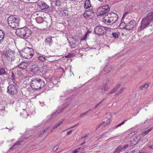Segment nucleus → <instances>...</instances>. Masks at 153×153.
<instances>
[{
  "mask_svg": "<svg viewBox=\"0 0 153 153\" xmlns=\"http://www.w3.org/2000/svg\"><path fill=\"white\" fill-rule=\"evenodd\" d=\"M54 2L55 4V6L58 7H59L62 4L60 0H55Z\"/></svg>",
  "mask_w": 153,
  "mask_h": 153,
  "instance_id": "nucleus-22",
  "label": "nucleus"
},
{
  "mask_svg": "<svg viewBox=\"0 0 153 153\" xmlns=\"http://www.w3.org/2000/svg\"><path fill=\"white\" fill-rule=\"evenodd\" d=\"M91 6L90 0H86L85 1L84 7L85 8L88 9Z\"/></svg>",
  "mask_w": 153,
  "mask_h": 153,
  "instance_id": "nucleus-19",
  "label": "nucleus"
},
{
  "mask_svg": "<svg viewBox=\"0 0 153 153\" xmlns=\"http://www.w3.org/2000/svg\"><path fill=\"white\" fill-rule=\"evenodd\" d=\"M59 146L58 145L56 146L55 147H54V148L53 149V150L54 151H56L59 148Z\"/></svg>",
  "mask_w": 153,
  "mask_h": 153,
  "instance_id": "nucleus-39",
  "label": "nucleus"
},
{
  "mask_svg": "<svg viewBox=\"0 0 153 153\" xmlns=\"http://www.w3.org/2000/svg\"><path fill=\"white\" fill-rule=\"evenodd\" d=\"M135 152V150H133L131 151V153H134V152Z\"/></svg>",
  "mask_w": 153,
  "mask_h": 153,
  "instance_id": "nucleus-57",
  "label": "nucleus"
},
{
  "mask_svg": "<svg viewBox=\"0 0 153 153\" xmlns=\"http://www.w3.org/2000/svg\"><path fill=\"white\" fill-rule=\"evenodd\" d=\"M110 88V86L108 84V81H107L105 84H104L100 86L99 89L100 90L103 89L105 91H106L108 90Z\"/></svg>",
  "mask_w": 153,
  "mask_h": 153,
  "instance_id": "nucleus-13",
  "label": "nucleus"
},
{
  "mask_svg": "<svg viewBox=\"0 0 153 153\" xmlns=\"http://www.w3.org/2000/svg\"><path fill=\"white\" fill-rule=\"evenodd\" d=\"M20 54L25 58L29 59L33 56L34 51L32 49L26 47L20 52Z\"/></svg>",
  "mask_w": 153,
  "mask_h": 153,
  "instance_id": "nucleus-6",
  "label": "nucleus"
},
{
  "mask_svg": "<svg viewBox=\"0 0 153 153\" xmlns=\"http://www.w3.org/2000/svg\"><path fill=\"white\" fill-rule=\"evenodd\" d=\"M118 15L114 13H109L102 19V21L106 24L111 25L117 21Z\"/></svg>",
  "mask_w": 153,
  "mask_h": 153,
  "instance_id": "nucleus-2",
  "label": "nucleus"
},
{
  "mask_svg": "<svg viewBox=\"0 0 153 153\" xmlns=\"http://www.w3.org/2000/svg\"><path fill=\"white\" fill-rule=\"evenodd\" d=\"M134 141V139H133V140H131V146H133L134 145H135L137 143L136 142H135V143H132V142H133V141Z\"/></svg>",
  "mask_w": 153,
  "mask_h": 153,
  "instance_id": "nucleus-38",
  "label": "nucleus"
},
{
  "mask_svg": "<svg viewBox=\"0 0 153 153\" xmlns=\"http://www.w3.org/2000/svg\"><path fill=\"white\" fill-rule=\"evenodd\" d=\"M109 11V7L108 5L99 7L97 9V14L99 16L104 15Z\"/></svg>",
  "mask_w": 153,
  "mask_h": 153,
  "instance_id": "nucleus-7",
  "label": "nucleus"
},
{
  "mask_svg": "<svg viewBox=\"0 0 153 153\" xmlns=\"http://www.w3.org/2000/svg\"><path fill=\"white\" fill-rule=\"evenodd\" d=\"M7 22L9 26L13 28H18L20 22L18 18L12 15L8 18Z\"/></svg>",
  "mask_w": 153,
  "mask_h": 153,
  "instance_id": "nucleus-4",
  "label": "nucleus"
},
{
  "mask_svg": "<svg viewBox=\"0 0 153 153\" xmlns=\"http://www.w3.org/2000/svg\"><path fill=\"white\" fill-rule=\"evenodd\" d=\"M128 13V12H126L125 13V14L123 15L122 17V19H123L125 18L126 15H127Z\"/></svg>",
  "mask_w": 153,
  "mask_h": 153,
  "instance_id": "nucleus-44",
  "label": "nucleus"
},
{
  "mask_svg": "<svg viewBox=\"0 0 153 153\" xmlns=\"http://www.w3.org/2000/svg\"><path fill=\"white\" fill-rule=\"evenodd\" d=\"M16 33L18 36L22 38H27L31 36L32 32L27 28L24 27L17 29L16 30Z\"/></svg>",
  "mask_w": 153,
  "mask_h": 153,
  "instance_id": "nucleus-3",
  "label": "nucleus"
},
{
  "mask_svg": "<svg viewBox=\"0 0 153 153\" xmlns=\"http://www.w3.org/2000/svg\"><path fill=\"white\" fill-rule=\"evenodd\" d=\"M72 131V130H71V131H68L67 132V135H68L70 134L71 133Z\"/></svg>",
  "mask_w": 153,
  "mask_h": 153,
  "instance_id": "nucleus-50",
  "label": "nucleus"
},
{
  "mask_svg": "<svg viewBox=\"0 0 153 153\" xmlns=\"http://www.w3.org/2000/svg\"><path fill=\"white\" fill-rule=\"evenodd\" d=\"M100 1V2H102V1L103 0H98Z\"/></svg>",
  "mask_w": 153,
  "mask_h": 153,
  "instance_id": "nucleus-60",
  "label": "nucleus"
},
{
  "mask_svg": "<svg viewBox=\"0 0 153 153\" xmlns=\"http://www.w3.org/2000/svg\"><path fill=\"white\" fill-rule=\"evenodd\" d=\"M153 23V12H150L143 18L141 20V24L137 29V31L140 32L147 27Z\"/></svg>",
  "mask_w": 153,
  "mask_h": 153,
  "instance_id": "nucleus-1",
  "label": "nucleus"
},
{
  "mask_svg": "<svg viewBox=\"0 0 153 153\" xmlns=\"http://www.w3.org/2000/svg\"><path fill=\"white\" fill-rule=\"evenodd\" d=\"M111 66L110 65H106L102 71V73L103 74H105L110 71L111 70Z\"/></svg>",
  "mask_w": 153,
  "mask_h": 153,
  "instance_id": "nucleus-14",
  "label": "nucleus"
},
{
  "mask_svg": "<svg viewBox=\"0 0 153 153\" xmlns=\"http://www.w3.org/2000/svg\"><path fill=\"white\" fill-rule=\"evenodd\" d=\"M52 42L53 41L51 37H47L45 40V43L47 45H49L50 46L52 44Z\"/></svg>",
  "mask_w": 153,
  "mask_h": 153,
  "instance_id": "nucleus-18",
  "label": "nucleus"
},
{
  "mask_svg": "<svg viewBox=\"0 0 153 153\" xmlns=\"http://www.w3.org/2000/svg\"><path fill=\"white\" fill-rule=\"evenodd\" d=\"M149 87V85L147 84H145L144 85L140 86L139 87L140 90H144L146 88H148Z\"/></svg>",
  "mask_w": 153,
  "mask_h": 153,
  "instance_id": "nucleus-27",
  "label": "nucleus"
},
{
  "mask_svg": "<svg viewBox=\"0 0 153 153\" xmlns=\"http://www.w3.org/2000/svg\"><path fill=\"white\" fill-rule=\"evenodd\" d=\"M27 66V64L25 62H22L18 65V67L21 69H25Z\"/></svg>",
  "mask_w": 153,
  "mask_h": 153,
  "instance_id": "nucleus-17",
  "label": "nucleus"
},
{
  "mask_svg": "<svg viewBox=\"0 0 153 153\" xmlns=\"http://www.w3.org/2000/svg\"><path fill=\"white\" fill-rule=\"evenodd\" d=\"M68 104H69V103H68V104H67V105H68Z\"/></svg>",
  "mask_w": 153,
  "mask_h": 153,
  "instance_id": "nucleus-63",
  "label": "nucleus"
},
{
  "mask_svg": "<svg viewBox=\"0 0 153 153\" xmlns=\"http://www.w3.org/2000/svg\"><path fill=\"white\" fill-rule=\"evenodd\" d=\"M139 153H147L146 152H139Z\"/></svg>",
  "mask_w": 153,
  "mask_h": 153,
  "instance_id": "nucleus-59",
  "label": "nucleus"
},
{
  "mask_svg": "<svg viewBox=\"0 0 153 153\" xmlns=\"http://www.w3.org/2000/svg\"><path fill=\"white\" fill-rule=\"evenodd\" d=\"M22 142V141H18L16 142L13 146L10 148V149H14L13 147L16 146H18L20 144V143Z\"/></svg>",
  "mask_w": 153,
  "mask_h": 153,
  "instance_id": "nucleus-26",
  "label": "nucleus"
},
{
  "mask_svg": "<svg viewBox=\"0 0 153 153\" xmlns=\"http://www.w3.org/2000/svg\"><path fill=\"white\" fill-rule=\"evenodd\" d=\"M17 72H18V73L17 74L19 75L20 76L21 75V72L20 71H18Z\"/></svg>",
  "mask_w": 153,
  "mask_h": 153,
  "instance_id": "nucleus-52",
  "label": "nucleus"
},
{
  "mask_svg": "<svg viewBox=\"0 0 153 153\" xmlns=\"http://www.w3.org/2000/svg\"><path fill=\"white\" fill-rule=\"evenodd\" d=\"M12 81L13 82L14 84V85H16L17 82H16L15 80V79H12Z\"/></svg>",
  "mask_w": 153,
  "mask_h": 153,
  "instance_id": "nucleus-42",
  "label": "nucleus"
},
{
  "mask_svg": "<svg viewBox=\"0 0 153 153\" xmlns=\"http://www.w3.org/2000/svg\"><path fill=\"white\" fill-rule=\"evenodd\" d=\"M125 89V88H121L120 89L119 92L118 93H116V95L117 96H118L120 94H121L122 92H123Z\"/></svg>",
  "mask_w": 153,
  "mask_h": 153,
  "instance_id": "nucleus-28",
  "label": "nucleus"
},
{
  "mask_svg": "<svg viewBox=\"0 0 153 153\" xmlns=\"http://www.w3.org/2000/svg\"><path fill=\"white\" fill-rule=\"evenodd\" d=\"M38 58L40 61L42 62H44L46 59L45 58L42 56H39Z\"/></svg>",
  "mask_w": 153,
  "mask_h": 153,
  "instance_id": "nucleus-30",
  "label": "nucleus"
},
{
  "mask_svg": "<svg viewBox=\"0 0 153 153\" xmlns=\"http://www.w3.org/2000/svg\"><path fill=\"white\" fill-rule=\"evenodd\" d=\"M85 141H84V142H83V143H82L80 145H83V144H84L85 143Z\"/></svg>",
  "mask_w": 153,
  "mask_h": 153,
  "instance_id": "nucleus-58",
  "label": "nucleus"
},
{
  "mask_svg": "<svg viewBox=\"0 0 153 153\" xmlns=\"http://www.w3.org/2000/svg\"><path fill=\"white\" fill-rule=\"evenodd\" d=\"M70 45L71 48H75L76 47V44L73 42H71L70 43Z\"/></svg>",
  "mask_w": 153,
  "mask_h": 153,
  "instance_id": "nucleus-33",
  "label": "nucleus"
},
{
  "mask_svg": "<svg viewBox=\"0 0 153 153\" xmlns=\"http://www.w3.org/2000/svg\"><path fill=\"white\" fill-rule=\"evenodd\" d=\"M58 81L57 79H52L51 82H50V84L56 85L58 83Z\"/></svg>",
  "mask_w": 153,
  "mask_h": 153,
  "instance_id": "nucleus-25",
  "label": "nucleus"
},
{
  "mask_svg": "<svg viewBox=\"0 0 153 153\" xmlns=\"http://www.w3.org/2000/svg\"><path fill=\"white\" fill-rule=\"evenodd\" d=\"M111 35L115 39L118 38L119 36V34L117 32L112 33Z\"/></svg>",
  "mask_w": 153,
  "mask_h": 153,
  "instance_id": "nucleus-29",
  "label": "nucleus"
},
{
  "mask_svg": "<svg viewBox=\"0 0 153 153\" xmlns=\"http://www.w3.org/2000/svg\"><path fill=\"white\" fill-rule=\"evenodd\" d=\"M87 35L85 34L83 38H82V39H85V38L87 37Z\"/></svg>",
  "mask_w": 153,
  "mask_h": 153,
  "instance_id": "nucleus-51",
  "label": "nucleus"
},
{
  "mask_svg": "<svg viewBox=\"0 0 153 153\" xmlns=\"http://www.w3.org/2000/svg\"><path fill=\"white\" fill-rule=\"evenodd\" d=\"M59 126L58 123H56L53 127V129H54L56 128L57 127H58Z\"/></svg>",
  "mask_w": 153,
  "mask_h": 153,
  "instance_id": "nucleus-40",
  "label": "nucleus"
},
{
  "mask_svg": "<svg viewBox=\"0 0 153 153\" xmlns=\"http://www.w3.org/2000/svg\"><path fill=\"white\" fill-rule=\"evenodd\" d=\"M18 88L16 85L11 84L7 87V92L10 95H13L17 92Z\"/></svg>",
  "mask_w": 153,
  "mask_h": 153,
  "instance_id": "nucleus-8",
  "label": "nucleus"
},
{
  "mask_svg": "<svg viewBox=\"0 0 153 153\" xmlns=\"http://www.w3.org/2000/svg\"><path fill=\"white\" fill-rule=\"evenodd\" d=\"M124 24L125 25V27H123V28H125L128 30L132 29L136 25L135 22L134 20H131L127 24H126L124 22H123L121 23L120 26L123 25Z\"/></svg>",
  "mask_w": 153,
  "mask_h": 153,
  "instance_id": "nucleus-10",
  "label": "nucleus"
},
{
  "mask_svg": "<svg viewBox=\"0 0 153 153\" xmlns=\"http://www.w3.org/2000/svg\"><path fill=\"white\" fill-rule=\"evenodd\" d=\"M7 74L4 68L0 66V75H6Z\"/></svg>",
  "mask_w": 153,
  "mask_h": 153,
  "instance_id": "nucleus-20",
  "label": "nucleus"
},
{
  "mask_svg": "<svg viewBox=\"0 0 153 153\" xmlns=\"http://www.w3.org/2000/svg\"><path fill=\"white\" fill-rule=\"evenodd\" d=\"M86 33H87L88 34H89L90 33V31L89 30H88L87 31Z\"/></svg>",
  "mask_w": 153,
  "mask_h": 153,
  "instance_id": "nucleus-56",
  "label": "nucleus"
},
{
  "mask_svg": "<svg viewBox=\"0 0 153 153\" xmlns=\"http://www.w3.org/2000/svg\"><path fill=\"white\" fill-rule=\"evenodd\" d=\"M105 31V28L102 26H97L96 27L94 30V33L98 35H102Z\"/></svg>",
  "mask_w": 153,
  "mask_h": 153,
  "instance_id": "nucleus-11",
  "label": "nucleus"
},
{
  "mask_svg": "<svg viewBox=\"0 0 153 153\" xmlns=\"http://www.w3.org/2000/svg\"><path fill=\"white\" fill-rule=\"evenodd\" d=\"M85 34H86L87 35H89L86 32V33H85Z\"/></svg>",
  "mask_w": 153,
  "mask_h": 153,
  "instance_id": "nucleus-62",
  "label": "nucleus"
},
{
  "mask_svg": "<svg viewBox=\"0 0 153 153\" xmlns=\"http://www.w3.org/2000/svg\"><path fill=\"white\" fill-rule=\"evenodd\" d=\"M101 126V124H99L97 126V127L96 128V129L97 130L98 128H99Z\"/></svg>",
  "mask_w": 153,
  "mask_h": 153,
  "instance_id": "nucleus-49",
  "label": "nucleus"
},
{
  "mask_svg": "<svg viewBox=\"0 0 153 153\" xmlns=\"http://www.w3.org/2000/svg\"><path fill=\"white\" fill-rule=\"evenodd\" d=\"M87 12H88V13H89V16L91 15L92 14L94 13L93 12V10H88L86 11Z\"/></svg>",
  "mask_w": 153,
  "mask_h": 153,
  "instance_id": "nucleus-34",
  "label": "nucleus"
},
{
  "mask_svg": "<svg viewBox=\"0 0 153 153\" xmlns=\"http://www.w3.org/2000/svg\"><path fill=\"white\" fill-rule=\"evenodd\" d=\"M3 54L5 55L8 60L12 61L14 60V53L10 49L6 50V51H4Z\"/></svg>",
  "mask_w": 153,
  "mask_h": 153,
  "instance_id": "nucleus-9",
  "label": "nucleus"
},
{
  "mask_svg": "<svg viewBox=\"0 0 153 153\" xmlns=\"http://www.w3.org/2000/svg\"><path fill=\"white\" fill-rule=\"evenodd\" d=\"M127 120H125L123 121L121 123L117 124L114 127H113L112 128L113 129H115L116 128H117L118 127L120 126H121L123 124L125 123Z\"/></svg>",
  "mask_w": 153,
  "mask_h": 153,
  "instance_id": "nucleus-24",
  "label": "nucleus"
},
{
  "mask_svg": "<svg viewBox=\"0 0 153 153\" xmlns=\"http://www.w3.org/2000/svg\"><path fill=\"white\" fill-rule=\"evenodd\" d=\"M88 134H87L86 135H85V136H84L81 137V139H85V140H86L87 139V138H86V137H87L88 136Z\"/></svg>",
  "mask_w": 153,
  "mask_h": 153,
  "instance_id": "nucleus-43",
  "label": "nucleus"
},
{
  "mask_svg": "<svg viewBox=\"0 0 153 153\" xmlns=\"http://www.w3.org/2000/svg\"><path fill=\"white\" fill-rule=\"evenodd\" d=\"M39 5L40 9L42 10H45L49 7V6L45 2H41Z\"/></svg>",
  "mask_w": 153,
  "mask_h": 153,
  "instance_id": "nucleus-16",
  "label": "nucleus"
},
{
  "mask_svg": "<svg viewBox=\"0 0 153 153\" xmlns=\"http://www.w3.org/2000/svg\"><path fill=\"white\" fill-rule=\"evenodd\" d=\"M91 110V109L89 110L88 111H86V112L83 113L82 114H81L80 116V117H83L85 116L86 115V114L89 111Z\"/></svg>",
  "mask_w": 153,
  "mask_h": 153,
  "instance_id": "nucleus-35",
  "label": "nucleus"
},
{
  "mask_svg": "<svg viewBox=\"0 0 153 153\" xmlns=\"http://www.w3.org/2000/svg\"><path fill=\"white\" fill-rule=\"evenodd\" d=\"M105 100V99H103L101 101L99 102V103H98L96 105V106L97 107L102 102V101Z\"/></svg>",
  "mask_w": 153,
  "mask_h": 153,
  "instance_id": "nucleus-48",
  "label": "nucleus"
},
{
  "mask_svg": "<svg viewBox=\"0 0 153 153\" xmlns=\"http://www.w3.org/2000/svg\"><path fill=\"white\" fill-rule=\"evenodd\" d=\"M11 77L12 78V79H14L15 78L14 74L13 72H12V75L11 76Z\"/></svg>",
  "mask_w": 153,
  "mask_h": 153,
  "instance_id": "nucleus-45",
  "label": "nucleus"
},
{
  "mask_svg": "<svg viewBox=\"0 0 153 153\" xmlns=\"http://www.w3.org/2000/svg\"><path fill=\"white\" fill-rule=\"evenodd\" d=\"M129 146L128 145L119 146L113 153H120V152L124 151Z\"/></svg>",
  "mask_w": 153,
  "mask_h": 153,
  "instance_id": "nucleus-12",
  "label": "nucleus"
},
{
  "mask_svg": "<svg viewBox=\"0 0 153 153\" xmlns=\"http://www.w3.org/2000/svg\"><path fill=\"white\" fill-rule=\"evenodd\" d=\"M79 123H78L77 124L75 125V126H72V127H70V128H74V127H75Z\"/></svg>",
  "mask_w": 153,
  "mask_h": 153,
  "instance_id": "nucleus-54",
  "label": "nucleus"
},
{
  "mask_svg": "<svg viewBox=\"0 0 153 153\" xmlns=\"http://www.w3.org/2000/svg\"><path fill=\"white\" fill-rule=\"evenodd\" d=\"M64 119H62L58 123L59 125H60L61 123H62L64 121Z\"/></svg>",
  "mask_w": 153,
  "mask_h": 153,
  "instance_id": "nucleus-46",
  "label": "nucleus"
},
{
  "mask_svg": "<svg viewBox=\"0 0 153 153\" xmlns=\"http://www.w3.org/2000/svg\"><path fill=\"white\" fill-rule=\"evenodd\" d=\"M33 71L35 74L38 73L39 74L40 73H42L41 69H40L39 67H35L33 69Z\"/></svg>",
  "mask_w": 153,
  "mask_h": 153,
  "instance_id": "nucleus-23",
  "label": "nucleus"
},
{
  "mask_svg": "<svg viewBox=\"0 0 153 153\" xmlns=\"http://www.w3.org/2000/svg\"><path fill=\"white\" fill-rule=\"evenodd\" d=\"M45 85V82L43 80L36 78L32 80L30 86L33 89H38L43 87Z\"/></svg>",
  "mask_w": 153,
  "mask_h": 153,
  "instance_id": "nucleus-5",
  "label": "nucleus"
},
{
  "mask_svg": "<svg viewBox=\"0 0 153 153\" xmlns=\"http://www.w3.org/2000/svg\"><path fill=\"white\" fill-rule=\"evenodd\" d=\"M66 10H63L62 11L65 14H66Z\"/></svg>",
  "mask_w": 153,
  "mask_h": 153,
  "instance_id": "nucleus-55",
  "label": "nucleus"
},
{
  "mask_svg": "<svg viewBox=\"0 0 153 153\" xmlns=\"http://www.w3.org/2000/svg\"><path fill=\"white\" fill-rule=\"evenodd\" d=\"M110 123V120L109 119L108 120H107L106 122H103L101 124L102 127H105V126L108 125L109 123Z\"/></svg>",
  "mask_w": 153,
  "mask_h": 153,
  "instance_id": "nucleus-21",
  "label": "nucleus"
},
{
  "mask_svg": "<svg viewBox=\"0 0 153 153\" xmlns=\"http://www.w3.org/2000/svg\"><path fill=\"white\" fill-rule=\"evenodd\" d=\"M121 84H118L115 86L114 88L111 90L107 94V95L112 94L114 93L120 87Z\"/></svg>",
  "mask_w": 153,
  "mask_h": 153,
  "instance_id": "nucleus-15",
  "label": "nucleus"
},
{
  "mask_svg": "<svg viewBox=\"0 0 153 153\" xmlns=\"http://www.w3.org/2000/svg\"><path fill=\"white\" fill-rule=\"evenodd\" d=\"M88 12H87L86 11L84 13L83 16L85 18H87V16H89V14L88 13Z\"/></svg>",
  "mask_w": 153,
  "mask_h": 153,
  "instance_id": "nucleus-36",
  "label": "nucleus"
},
{
  "mask_svg": "<svg viewBox=\"0 0 153 153\" xmlns=\"http://www.w3.org/2000/svg\"><path fill=\"white\" fill-rule=\"evenodd\" d=\"M97 106H96V105H95V107H94V109H95L97 108Z\"/></svg>",
  "mask_w": 153,
  "mask_h": 153,
  "instance_id": "nucleus-61",
  "label": "nucleus"
},
{
  "mask_svg": "<svg viewBox=\"0 0 153 153\" xmlns=\"http://www.w3.org/2000/svg\"><path fill=\"white\" fill-rule=\"evenodd\" d=\"M48 87L50 88H52L53 86V84H50V82L48 84Z\"/></svg>",
  "mask_w": 153,
  "mask_h": 153,
  "instance_id": "nucleus-47",
  "label": "nucleus"
},
{
  "mask_svg": "<svg viewBox=\"0 0 153 153\" xmlns=\"http://www.w3.org/2000/svg\"><path fill=\"white\" fill-rule=\"evenodd\" d=\"M60 112H54L52 114V117L51 118H53L56 117V116Z\"/></svg>",
  "mask_w": 153,
  "mask_h": 153,
  "instance_id": "nucleus-32",
  "label": "nucleus"
},
{
  "mask_svg": "<svg viewBox=\"0 0 153 153\" xmlns=\"http://www.w3.org/2000/svg\"><path fill=\"white\" fill-rule=\"evenodd\" d=\"M152 130V128H150L147 131H145L143 132V135H146L147 134L149 133Z\"/></svg>",
  "mask_w": 153,
  "mask_h": 153,
  "instance_id": "nucleus-31",
  "label": "nucleus"
},
{
  "mask_svg": "<svg viewBox=\"0 0 153 153\" xmlns=\"http://www.w3.org/2000/svg\"><path fill=\"white\" fill-rule=\"evenodd\" d=\"M149 148L152 149H153V144H152V145L151 146H149Z\"/></svg>",
  "mask_w": 153,
  "mask_h": 153,
  "instance_id": "nucleus-53",
  "label": "nucleus"
},
{
  "mask_svg": "<svg viewBox=\"0 0 153 153\" xmlns=\"http://www.w3.org/2000/svg\"><path fill=\"white\" fill-rule=\"evenodd\" d=\"M50 127H48V128H47L46 129H45V130H44L43 132L42 133H41V134H40L41 135H41H42L44 134V132H45L47 130V129H50Z\"/></svg>",
  "mask_w": 153,
  "mask_h": 153,
  "instance_id": "nucleus-41",
  "label": "nucleus"
},
{
  "mask_svg": "<svg viewBox=\"0 0 153 153\" xmlns=\"http://www.w3.org/2000/svg\"><path fill=\"white\" fill-rule=\"evenodd\" d=\"M80 149V148H79L77 149H75V150H73L72 151V153H76L78 152L79 150Z\"/></svg>",
  "mask_w": 153,
  "mask_h": 153,
  "instance_id": "nucleus-37",
  "label": "nucleus"
}]
</instances>
